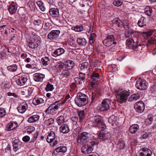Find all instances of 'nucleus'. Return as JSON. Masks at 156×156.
<instances>
[{
    "label": "nucleus",
    "instance_id": "nucleus-46",
    "mask_svg": "<svg viewBox=\"0 0 156 156\" xmlns=\"http://www.w3.org/2000/svg\"><path fill=\"white\" fill-rule=\"evenodd\" d=\"M78 116L79 117V121L81 122L84 118V111H81L78 112Z\"/></svg>",
    "mask_w": 156,
    "mask_h": 156
},
{
    "label": "nucleus",
    "instance_id": "nucleus-10",
    "mask_svg": "<svg viewBox=\"0 0 156 156\" xmlns=\"http://www.w3.org/2000/svg\"><path fill=\"white\" fill-rule=\"evenodd\" d=\"M58 101H56L54 104L51 105L46 110L45 112L48 113H52L57 109L58 107Z\"/></svg>",
    "mask_w": 156,
    "mask_h": 156
},
{
    "label": "nucleus",
    "instance_id": "nucleus-9",
    "mask_svg": "<svg viewBox=\"0 0 156 156\" xmlns=\"http://www.w3.org/2000/svg\"><path fill=\"white\" fill-rule=\"evenodd\" d=\"M134 107L136 112L142 113L145 108L144 104L142 101H139L134 104Z\"/></svg>",
    "mask_w": 156,
    "mask_h": 156
},
{
    "label": "nucleus",
    "instance_id": "nucleus-52",
    "mask_svg": "<svg viewBox=\"0 0 156 156\" xmlns=\"http://www.w3.org/2000/svg\"><path fill=\"white\" fill-rule=\"evenodd\" d=\"M107 3L105 1H101L99 4V7L101 9H104L107 6Z\"/></svg>",
    "mask_w": 156,
    "mask_h": 156
},
{
    "label": "nucleus",
    "instance_id": "nucleus-28",
    "mask_svg": "<svg viewBox=\"0 0 156 156\" xmlns=\"http://www.w3.org/2000/svg\"><path fill=\"white\" fill-rule=\"evenodd\" d=\"M146 19L144 17H141L138 20L137 24L139 27H142L146 25Z\"/></svg>",
    "mask_w": 156,
    "mask_h": 156
},
{
    "label": "nucleus",
    "instance_id": "nucleus-27",
    "mask_svg": "<svg viewBox=\"0 0 156 156\" xmlns=\"http://www.w3.org/2000/svg\"><path fill=\"white\" fill-rule=\"evenodd\" d=\"M74 63L73 61L71 60L67 61L65 63L66 67H67L68 70H71L74 66Z\"/></svg>",
    "mask_w": 156,
    "mask_h": 156
},
{
    "label": "nucleus",
    "instance_id": "nucleus-26",
    "mask_svg": "<svg viewBox=\"0 0 156 156\" xmlns=\"http://www.w3.org/2000/svg\"><path fill=\"white\" fill-rule=\"evenodd\" d=\"M40 116L38 115H33L29 118L27 121L29 123L34 122L38 120Z\"/></svg>",
    "mask_w": 156,
    "mask_h": 156
},
{
    "label": "nucleus",
    "instance_id": "nucleus-3",
    "mask_svg": "<svg viewBox=\"0 0 156 156\" xmlns=\"http://www.w3.org/2000/svg\"><path fill=\"white\" fill-rule=\"evenodd\" d=\"M115 93L119 99L118 101L120 103L125 102L130 94L129 92L125 90H117L115 91Z\"/></svg>",
    "mask_w": 156,
    "mask_h": 156
},
{
    "label": "nucleus",
    "instance_id": "nucleus-40",
    "mask_svg": "<svg viewBox=\"0 0 156 156\" xmlns=\"http://www.w3.org/2000/svg\"><path fill=\"white\" fill-rule=\"evenodd\" d=\"M37 3L40 9L42 11H44L45 10V8L44 5V3L42 1H37Z\"/></svg>",
    "mask_w": 156,
    "mask_h": 156
},
{
    "label": "nucleus",
    "instance_id": "nucleus-8",
    "mask_svg": "<svg viewBox=\"0 0 156 156\" xmlns=\"http://www.w3.org/2000/svg\"><path fill=\"white\" fill-rule=\"evenodd\" d=\"M111 104V101L108 99H104L102 102L101 104L100 109L101 111H104L109 109L110 108V105Z\"/></svg>",
    "mask_w": 156,
    "mask_h": 156
},
{
    "label": "nucleus",
    "instance_id": "nucleus-39",
    "mask_svg": "<svg viewBox=\"0 0 156 156\" xmlns=\"http://www.w3.org/2000/svg\"><path fill=\"white\" fill-rule=\"evenodd\" d=\"M72 29L75 31L80 32L83 30V27L81 25H77L76 27H73Z\"/></svg>",
    "mask_w": 156,
    "mask_h": 156
},
{
    "label": "nucleus",
    "instance_id": "nucleus-63",
    "mask_svg": "<svg viewBox=\"0 0 156 156\" xmlns=\"http://www.w3.org/2000/svg\"><path fill=\"white\" fill-rule=\"evenodd\" d=\"M155 42L154 38L152 37L148 41V44H153Z\"/></svg>",
    "mask_w": 156,
    "mask_h": 156
},
{
    "label": "nucleus",
    "instance_id": "nucleus-4",
    "mask_svg": "<svg viewBox=\"0 0 156 156\" xmlns=\"http://www.w3.org/2000/svg\"><path fill=\"white\" fill-rule=\"evenodd\" d=\"M94 124L98 127L101 131H103L106 128L104 123L102 117L99 115L96 116L94 118Z\"/></svg>",
    "mask_w": 156,
    "mask_h": 156
},
{
    "label": "nucleus",
    "instance_id": "nucleus-25",
    "mask_svg": "<svg viewBox=\"0 0 156 156\" xmlns=\"http://www.w3.org/2000/svg\"><path fill=\"white\" fill-rule=\"evenodd\" d=\"M18 126L17 123L11 122L7 125L6 129L9 131H11L16 128Z\"/></svg>",
    "mask_w": 156,
    "mask_h": 156
},
{
    "label": "nucleus",
    "instance_id": "nucleus-17",
    "mask_svg": "<svg viewBox=\"0 0 156 156\" xmlns=\"http://www.w3.org/2000/svg\"><path fill=\"white\" fill-rule=\"evenodd\" d=\"M65 51V50L63 48H59L52 53V55L55 57H57L63 54Z\"/></svg>",
    "mask_w": 156,
    "mask_h": 156
},
{
    "label": "nucleus",
    "instance_id": "nucleus-47",
    "mask_svg": "<svg viewBox=\"0 0 156 156\" xmlns=\"http://www.w3.org/2000/svg\"><path fill=\"white\" fill-rule=\"evenodd\" d=\"M38 44H37L34 42L30 40L29 44V46L30 48H34L37 47L38 46Z\"/></svg>",
    "mask_w": 156,
    "mask_h": 156
},
{
    "label": "nucleus",
    "instance_id": "nucleus-61",
    "mask_svg": "<svg viewBox=\"0 0 156 156\" xmlns=\"http://www.w3.org/2000/svg\"><path fill=\"white\" fill-rule=\"evenodd\" d=\"M150 90L152 93L155 94L156 93V84L153 85L151 87Z\"/></svg>",
    "mask_w": 156,
    "mask_h": 156
},
{
    "label": "nucleus",
    "instance_id": "nucleus-54",
    "mask_svg": "<svg viewBox=\"0 0 156 156\" xmlns=\"http://www.w3.org/2000/svg\"><path fill=\"white\" fill-rule=\"evenodd\" d=\"M62 75L67 77L69 76L70 75V73L68 70H65L62 71Z\"/></svg>",
    "mask_w": 156,
    "mask_h": 156
},
{
    "label": "nucleus",
    "instance_id": "nucleus-14",
    "mask_svg": "<svg viewBox=\"0 0 156 156\" xmlns=\"http://www.w3.org/2000/svg\"><path fill=\"white\" fill-rule=\"evenodd\" d=\"M27 78L26 76H20L16 81L17 84L20 86L24 85L27 82Z\"/></svg>",
    "mask_w": 156,
    "mask_h": 156
},
{
    "label": "nucleus",
    "instance_id": "nucleus-5",
    "mask_svg": "<svg viewBox=\"0 0 156 156\" xmlns=\"http://www.w3.org/2000/svg\"><path fill=\"white\" fill-rule=\"evenodd\" d=\"M89 133L83 132L79 135L77 139V143L81 144H86L87 143V139L89 137Z\"/></svg>",
    "mask_w": 156,
    "mask_h": 156
},
{
    "label": "nucleus",
    "instance_id": "nucleus-7",
    "mask_svg": "<svg viewBox=\"0 0 156 156\" xmlns=\"http://www.w3.org/2000/svg\"><path fill=\"white\" fill-rule=\"evenodd\" d=\"M115 39L112 35H108L103 41V44L105 45L110 47L113 44H115L116 42L114 41Z\"/></svg>",
    "mask_w": 156,
    "mask_h": 156
},
{
    "label": "nucleus",
    "instance_id": "nucleus-16",
    "mask_svg": "<svg viewBox=\"0 0 156 156\" xmlns=\"http://www.w3.org/2000/svg\"><path fill=\"white\" fill-rule=\"evenodd\" d=\"M45 76L41 73H37L34 74V80L36 82H42Z\"/></svg>",
    "mask_w": 156,
    "mask_h": 156
},
{
    "label": "nucleus",
    "instance_id": "nucleus-60",
    "mask_svg": "<svg viewBox=\"0 0 156 156\" xmlns=\"http://www.w3.org/2000/svg\"><path fill=\"white\" fill-rule=\"evenodd\" d=\"M71 119L73 122V124L75 125L77 124L78 120V117L76 116H74L72 117Z\"/></svg>",
    "mask_w": 156,
    "mask_h": 156
},
{
    "label": "nucleus",
    "instance_id": "nucleus-29",
    "mask_svg": "<svg viewBox=\"0 0 156 156\" xmlns=\"http://www.w3.org/2000/svg\"><path fill=\"white\" fill-rule=\"evenodd\" d=\"M77 42L80 46H85L87 44L86 39L82 37H79L77 39Z\"/></svg>",
    "mask_w": 156,
    "mask_h": 156
},
{
    "label": "nucleus",
    "instance_id": "nucleus-12",
    "mask_svg": "<svg viewBox=\"0 0 156 156\" xmlns=\"http://www.w3.org/2000/svg\"><path fill=\"white\" fill-rule=\"evenodd\" d=\"M27 108L28 105L27 103L25 102H23L19 104L17 109L20 113H23L25 112Z\"/></svg>",
    "mask_w": 156,
    "mask_h": 156
},
{
    "label": "nucleus",
    "instance_id": "nucleus-49",
    "mask_svg": "<svg viewBox=\"0 0 156 156\" xmlns=\"http://www.w3.org/2000/svg\"><path fill=\"white\" fill-rule=\"evenodd\" d=\"M53 86L49 82H48L45 88L47 91H51L53 89Z\"/></svg>",
    "mask_w": 156,
    "mask_h": 156
},
{
    "label": "nucleus",
    "instance_id": "nucleus-56",
    "mask_svg": "<svg viewBox=\"0 0 156 156\" xmlns=\"http://www.w3.org/2000/svg\"><path fill=\"white\" fill-rule=\"evenodd\" d=\"M84 145L81 148V151L84 154L87 153V144H84Z\"/></svg>",
    "mask_w": 156,
    "mask_h": 156
},
{
    "label": "nucleus",
    "instance_id": "nucleus-32",
    "mask_svg": "<svg viewBox=\"0 0 156 156\" xmlns=\"http://www.w3.org/2000/svg\"><path fill=\"white\" fill-rule=\"evenodd\" d=\"M139 128L138 125L136 124L132 125L130 127L129 131L131 133H135Z\"/></svg>",
    "mask_w": 156,
    "mask_h": 156
},
{
    "label": "nucleus",
    "instance_id": "nucleus-33",
    "mask_svg": "<svg viewBox=\"0 0 156 156\" xmlns=\"http://www.w3.org/2000/svg\"><path fill=\"white\" fill-rule=\"evenodd\" d=\"M98 79L97 78L93 77L91 76L90 81L91 82V86L93 88L96 87V86L98 84Z\"/></svg>",
    "mask_w": 156,
    "mask_h": 156
},
{
    "label": "nucleus",
    "instance_id": "nucleus-44",
    "mask_svg": "<svg viewBox=\"0 0 156 156\" xmlns=\"http://www.w3.org/2000/svg\"><path fill=\"white\" fill-rule=\"evenodd\" d=\"M17 66L16 65H13L7 67L8 69L10 72H15L17 69Z\"/></svg>",
    "mask_w": 156,
    "mask_h": 156
},
{
    "label": "nucleus",
    "instance_id": "nucleus-41",
    "mask_svg": "<svg viewBox=\"0 0 156 156\" xmlns=\"http://www.w3.org/2000/svg\"><path fill=\"white\" fill-rule=\"evenodd\" d=\"M7 26L6 25L1 26L0 27V32H1L2 34L4 32L5 34H7Z\"/></svg>",
    "mask_w": 156,
    "mask_h": 156
},
{
    "label": "nucleus",
    "instance_id": "nucleus-51",
    "mask_svg": "<svg viewBox=\"0 0 156 156\" xmlns=\"http://www.w3.org/2000/svg\"><path fill=\"white\" fill-rule=\"evenodd\" d=\"M33 23L35 26L41 27L42 24V21L39 19L35 20L33 21Z\"/></svg>",
    "mask_w": 156,
    "mask_h": 156
},
{
    "label": "nucleus",
    "instance_id": "nucleus-55",
    "mask_svg": "<svg viewBox=\"0 0 156 156\" xmlns=\"http://www.w3.org/2000/svg\"><path fill=\"white\" fill-rule=\"evenodd\" d=\"M75 82L78 84H80L84 83V80L80 79L78 77H76L74 79Z\"/></svg>",
    "mask_w": 156,
    "mask_h": 156
},
{
    "label": "nucleus",
    "instance_id": "nucleus-6",
    "mask_svg": "<svg viewBox=\"0 0 156 156\" xmlns=\"http://www.w3.org/2000/svg\"><path fill=\"white\" fill-rule=\"evenodd\" d=\"M135 86L137 89L140 90H144L147 88L148 84L145 80L142 79L137 81Z\"/></svg>",
    "mask_w": 156,
    "mask_h": 156
},
{
    "label": "nucleus",
    "instance_id": "nucleus-19",
    "mask_svg": "<svg viewBox=\"0 0 156 156\" xmlns=\"http://www.w3.org/2000/svg\"><path fill=\"white\" fill-rule=\"evenodd\" d=\"M96 143L91 140L89 142L87 143V153H90L93 150V146L95 145Z\"/></svg>",
    "mask_w": 156,
    "mask_h": 156
},
{
    "label": "nucleus",
    "instance_id": "nucleus-1",
    "mask_svg": "<svg viewBox=\"0 0 156 156\" xmlns=\"http://www.w3.org/2000/svg\"><path fill=\"white\" fill-rule=\"evenodd\" d=\"M128 34L129 35V37L132 38L129 39L126 41L127 45L133 49L141 48V44L139 42L141 40L138 36L137 32L129 30Z\"/></svg>",
    "mask_w": 156,
    "mask_h": 156
},
{
    "label": "nucleus",
    "instance_id": "nucleus-53",
    "mask_svg": "<svg viewBox=\"0 0 156 156\" xmlns=\"http://www.w3.org/2000/svg\"><path fill=\"white\" fill-rule=\"evenodd\" d=\"M6 114L5 109L2 108H0V117L4 116Z\"/></svg>",
    "mask_w": 156,
    "mask_h": 156
},
{
    "label": "nucleus",
    "instance_id": "nucleus-48",
    "mask_svg": "<svg viewBox=\"0 0 156 156\" xmlns=\"http://www.w3.org/2000/svg\"><path fill=\"white\" fill-rule=\"evenodd\" d=\"M54 122V119L52 118H50L45 121V123L47 126H49L53 124Z\"/></svg>",
    "mask_w": 156,
    "mask_h": 156
},
{
    "label": "nucleus",
    "instance_id": "nucleus-24",
    "mask_svg": "<svg viewBox=\"0 0 156 156\" xmlns=\"http://www.w3.org/2000/svg\"><path fill=\"white\" fill-rule=\"evenodd\" d=\"M16 10L17 8L16 7V4L15 2H12L8 8V10L9 13L10 14H13L16 11Z\"/></svg>",
    "mask_w": 156,
    "mask_h": 156
},
{
    "label": "nucleus",
    "instance_id": "nucleus-64",
    "mask_svg": "<svg viewBox=\"0 0 156 156\" xmlns=\"http://www.w3.org/2000/svg\"><path fill=\"white\" fill-rule=\"evenodd\" d=\"M30 138L28 136H24L22 139L23 140L24 142H27L29 141Z\"/></svg>",
    "mask_w": 156,
    "mask_h": 156
},
{
    "label": "nucleus",
    "instance_id": "nucleus-42",
    "mask_svg": "<svg viewBox=\"0 0 156 156\" xmlns=\"http://www.w3.org/2000/svg\"><path fill=\"white\" fill-rule=\"evenodd\" d=\"M89 66V65L88 62H83L81 64V66H80V68L81 70L87 69Z\"/></svg>",
    "mask_w": 156,
    "mask_h": 156
},
{
    "label": "nucleus",
    "instance_id": "nucleus-23",
    "mask_svg": "<svg viewBox=\"0 0 156 156\" xmlns=\"http://www.w3.org/2000/svg\"><path fill=\"white\" fill-rule=\"evenodd\" d=\"M49 12L50 15L53 16L57 17L59 15L58 9L55 8H52L49 10Z\"/></svg>",
    "mask_w": 156,
    "mask_h": 156
},
{
    "label": "nucleus",
    "instance_id": "nucleus-58",
    "mask_svg": "<svg viewBox=\"0 0 156 156\" xmlns=\"http://www.w3.org/2000/svg\"><path fill=\"white\" fill-rule=\"evenodd\" d=\"M113 3L115 6H119L122 5V2L119 0H115Z\"/></svg>",
    "mask_w": 156,
    "mask_h": 156
},
{
    "label": "nucleus",
    "instance_id": "nucleus-31",
    "mask_svg": "<svg viewBox=\"0 0 156 156\" xmlns=\"http://www.w3.org/2000/svg\"><path fill=\"white\" fill-rule=\"evenodd\" d=\"M30 40L38 44L40 42L41 38L37 35L34 34L30 37Z\"/></svg>",
    "mask_w": 156,
    "mask_h": 156
},
{
    "label": "nucleus",
    "instance_id": "nucleus-30",
    "mask_svg": "<svg viewBox=\"0 0 156 156\" xmlns=\"http://www.w3.org/2000/svg\"><path fill=\"white\" fill-rule=\"evenodd\" d=\"M41 62L44 66H46L49 64L50 61L48 58L44 57L41 58Z\"/></svg>",
    "mask_w": 156,
    "mask_h": 156
},
{
    "label": "nucleus",
    "instance_id": "nucleus-13",
    "mask_svg": "<svg viewBox=\"0 0 156 156\" xmlns=\"http://www.w3.org/2000/svg\"><path fill=\"white\" fill-rule=\"evenodd\" d=\"M152 154V152L150 149L147 148H143L139 156H151Z\"/></svg>",
    "mask_w": 156,
    "mask_h": 156
},
{
    "label": "nucleus",
    "instance_id": "nucleus-15",
    "mask_svg": "<svg viewBox=\"0 0 156 156\" xmlns=\"http://www.w3.org/2000/svg\"><path fill=\"white\" fill-rule=\"evenodd\" d=\"M66 147L65 146H60L56 148L53 151L55 155H57L60 152L65 153L67 151Z\"/></svg>",
    "mask_w": 156,
    "mask_h": 156
},
{
    "label": "nucleus",
    "instance_id": "nucleus-50",
    "mask_svg": "<svg viewBox=\"0 0 156 156\" xmlns=\"http://www.w3.org/2000/svg\"><path fill=\"white\" fill-rule=\"evenodd\" d=\"M51 28V24L48 22L46 23L44 26V29L45 30H49Z\"/></svg>",
    "mask_w": 156,
    "mask_h": 156
},
{
    "label": "nucleus",
    "instance_id": "nucleus-11",
    "mask_svg": "<svg viewBox=\"0 0 156 156\" xmlns=\"http://www.w3.org/2000/svg\"><path fill=\"white\" fill-rule=\"evenodd\" d=\"M60 33L58 30H52L48 34V38L50 40H53L59 36Z\"/></svg>",
    "mask_w": 156,
    "mask_h": 156
},
{
    "label": "nucleus",
    "instance_id": "nucleus-43",
    "mask_svg": "<svg viewBox=\"0 0 156 156\" xmlns=\"http://www.w3.org/2000/svg\"><path fill=\"white\" fill-rule=\"evenodd\" d=\"M152 12V10L150 6H147L145 9L144 12L148 16H151Z\"/></svg>",
    "mask_w": 156,
    "mask_h": 156
},
{
    "label": "nucleus",
    "instance_id": "nucleus-57",
    "mask_svg": "<svg viewBox=\"0 0 156 156\" xmlns=\"http://www.w3.org/2000/svg\"><path fill=\"white\" fill-rule=\"evenodd\" d=\"M0 55L3 58H7L8 57V55L6 53V52L5 50H3L0 53Z\"/></svg>",
    "mask_w": 156,
    "mask_h": 156
},
{
    "label": "nucleus",
    "instance_id": "nucleus-62",
    "mask_svg": "<svg viewBox=\"0 0 156 156\" xmlns=\"http://www.w3.org/2000/svg\"><path fill=\"white\" fill-rule=\"evenodd\" d=\"M7 95L9 96H12L15 98H17L18 97V95L14 93L8 92L7 94Z\"/></svg>",
    "mask_w": 156,
    "mask_h": 156
},
{
    "label": "nucleus",
    "instance_id": "nucleus-35",
    "mask_svg": "<svg viewBox=\"0 0 156 156\" xmlns=\"http://www.w3.org/2000/svg\"><path fill=\"white\" fill-rule=\"evenodd\" d=\"M140 96L138 94H134L132 95L129 98L128 101H132L139 99Z\"/></svg>",
    "mask_w": 156,
    "mask_h": 156
},
{
    "label": "nucleus",
    "instance_id": "nucleus-36",
    "mask_svg": "<svg viewBox=\"0 0 156 156\" xmlns=\"http://www.w3.org/2000/svg\"><path fill=\"white\" fill-rule=\"evenodd\" d=\"M125 143L122 139H120L118 141L117 147L119 149L123 148L125 146Z\"/></svg>",
    "mask_w": 156,
    "mask_h": 156
},
{
    "label": "nucleus",
    "instance_id": "nucleus-45",
    "mask_svg": "<svg viewBox=\"0 0 156 156\" xmlns=\"http://www.w3.org/2000/svg\"><path fill=\"white\" fill-rule=\"evenodd\" d=\"M64 66H65V63H63L61 61H60L56 63L55 67L58 69L60 70Z\"/></svg>",
    "mask_w": 156,
    "mask_h": 156
},
{
    "label": "nucleus",
    "instance_id": "nucleus-38",
    "mask_svg": "<svg viewBox=\"0 0 156 156\" xmlns=\"http://www.w3.org/2000/svg\"><path fill=\"white\" fill-rule=\"evenodd\" d=\"M56 121L59 125H60L65 122L64 117L62 115L60 116L57 117Z\"/></svg>",
    "mask_w": 156,
    "mask_h": 156
},
{
    "label": "nucleus",
    "instance_id": "nucleus-37",
    "mask_svg": "<svg viewBox=\"0 0 156 156\" xmlns=\"http://www.w3.org/2000/svg\"><path fill=\"white\" fill-rule=\"evenodd\" d=\"M108 122L109 123L112 124V126H113L114 124H116L117 122L116 118L114 115H112L109 117Z\"/></svg>",
    "mask_w": 156,
    "mask_h": 156
},
{
    "label": "nucleus",
    "instance_id": "nucleus-34",
    "mask_svg": "<svg viewBox=\"0 0 156 156\" xmlns=\"http://www.w3.org/2000/svg\"><path fill=\"white\" fill-rule=\"evenodd\" d=\"M20 142L17 140H15L13 141L12 143V146L13 147V150L16 151L18 150L20 147Z\"/></svg>",
    "mask_w": 156,
    "mask_h": 156
},
{
    "label": "nucleus",
    "instance_id": "nucleus-22",
    "mask_svg": "<svg viewBox=\"0 0 156 156\" xmlns=\"http://www.w3.org/2000/svg\"><path fill=\"white\" fill-rule=\"evenodd\" d=\"M109 135L108 133H104L103 132L101 131L99 133L98 138L101 140H105L108 139Z\"/></svg>",
    "mask_w": 156,
    "mask_h": 156
},
{
    "label": "nucleus",
    "instance_id": "nucleus-59",
    "mask_svg": "<svg viewBox=\"0 0 156 156\" xmlns=\"http://www.w3.org/2000/svg\"><path fill=\"white\" fill-rule=\"evenodd\" d=\"M110 67L111 69H112V72H115L117 70V66L115 64L111 65Z\"/></svg>",
    "mask_w": 156,
    "mask_h": 156
},
{
    "label": "nucleus",
    "instance_id": "nucleus-21",
    "mask_svg": "<svg viewBox=\"0 0 156 156\" xmlns=\"http://www.w3.org/2000/svg\"><path fill=\"white\" fill-rule=\"evenodd\" d=\"M44 100L43 98L40 97L35 98L33 100V103L35 105L43 103Z\"/></svg>",
    "mask_w": 156,
    "mask_h": 156
},
{
    "label": "nucleus",
    "instance_id": "nucleus-20",
    "mask_svg": "<svg viewBox=\"0 0 156 156\" xmlns=\"http://www.w3.org/2000/svg\"><path fill=\"white\" fill-rule=\"evenodd\" d=\"M59 130L60 132L63 133H67L69 131V129L67 125L63 124L59 127Z\"/></svg>",
    "mask_w": 156,
    "mask_h": 156
},
{
    "label": "nucleus",
    "instance_id": "nucleus-2",
    "mask_svg": "<svg viewBox=\"0 0 156 156\" xmlns=\"http://www.w3.org/2000/svg\"><path fill=\"white\" fill-rule=\"evenodd\" d=\"M88 99V97L86 95L80 92L77 94L75 102L78 106L81 107L87 104Z\"/></svg>",
    "mask_w": 156,
    "mask_h": 156
},
{
    "label": "nucleus",
    "instance_id": "nucleus-18",
    "mask_svg": "<svg viewBox=\"0 0 156 156\" xmlns=\"http://www.w3.org/2000/svg\"><path fill=\"white\" fill-rule=\"evenodd\" d=\"M55 132L53 131H51L48 134L47 136L46 140L48 143L52 142L55 139Z\"/></svg>",
    "mask_w": 156,
    "mask_h": 156
}]
</instances>
